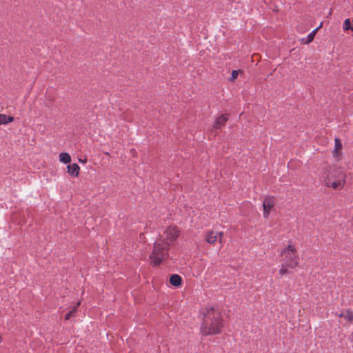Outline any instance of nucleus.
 I'll list each match as a JSON object with an SVG mask.
<instances>
[{
    "instance_id": "21",
    "label": "nucleus",
    "mask_w": 353,
    "mask_h": 353,
    "mask_svg": "<svg viewBox=\"0 0 353 353\" xmlns=\"http://www.w3.org/2000/svg\"><path fill=\"white\" fill-rule=\"evenodd\" d=\"M322 27V23L320 24L319 26H318V28L320 29Z\"/></svg>"
},
{
    "instance_id": "12",
    "label": "nucleus",
    "mask_w": 353,
    "mask_h": 353,
    "mask_svg": "<svg viewBox=\"0 0 353 353\" xmlns=\"http://www.w3.org/2000/svg\"><path fill=\"white\" fill-rule=\"evenodd\" d=\"M12 116H7L4 114H0V125H7L14 121Z\"/></svg>"
},
{
    "instance_id": "16",
    "label": "nucleus",
    "mask_w": 353,
    "mask_h": 353,
    "mask_svg": "<svg viewBox=\"0 0 353 353\" xmlns=\"http://www.w3.org/2000/svg\"><path fill=\"white\" fill-rule=\"evenodd\" d=\"M314 36L313 34H309L307 35V39L305 41L304 39H303V41L305 44H309L314 40Z\"/></svg>"
},
{
    "instance_id": "3",
    "label": "nucleus",
    "mask_w": 353,
    "mask_h": 353,
    "mask_svg": "<svg viewBox=\"0 0 353 353\" xmlns=\"http://www.w3.org/2000/svg\"><path fill=\"white\" fill-rule=\"evenodd\" d=\"M170 243L165 242L163 238H159L154 243L152 252L150 256V263L158 265L168 256Z\"/></svg>"
},
{
    "instance_id": "18",
    "label": "nucleus",
    "mask_w": 353,
    "mask_h": 353,
    "mask_svg": "<svg viewBox=\"0 0 353 353\" xmlns=\"http://www.w3.org/2000/svg\"><path fill=\"white\" fill-rule=\"evenodd\" d=\"M79 161L81 163H85L87 162V159H79Z\"/></svg>"
},
{
    "instance_id": "11",
    "label": "nucleus",
    "mask_w": 353,
    "mask_h": 353,
    "mask_svg": "<svg viewBox=\"0 0 353 353\" xmlns=\"http://www.w3.org/2000/svg\"><path fill=\"white\" fill-rule=\"evenodd\" d=\"M182 278L178 274H172L170 278V283L174 287H179L181 285Z\"/></svg>"
},
{
    "instance_id": "2",
    "label": "nucleus",
    "mask_w": 353,
    "mask_h": 353,
    "mask_svg": "<svg viewBox=\"0 0 353 353\" xmlns=\"http://www.w3.org/2000/svg\"><path fill=\"white\" fill-rule=\"evenodd\" d=\"M281 268L279 271L281 276L290 273L289 269H294L299 263L297 250L292 241L281 251Z\"/></svg>"
},
{
    "instance_id": "7",
    "label": "nucleus",
    "mask_w": 353,
    "mask_h": 353,
    "mask_svg": "<svg viewBox=\"0 0 353 353\" xmlns=\"http://www.w3.org/2000/svg\"><path fill=\"white\" fill-rule=\"evenodd\" d=\"M275 205V199L273 196L265 197L263 202V216L268 218Z\"/></svg>"
},
{
    "instance_id": "10",
    "label": "nucleus",
    "mask_w": 353,
    "mask_h": 353,
    "mask_svg": "<svg viewBox=\"0 0 353 353\" xmlns=\"http://www.w3.org/2000/svg\"><path fill=\"white\" fill-rule=\"evenodd\" d=\"M68 172L73 176H78L79 174L80 167L77 163L70 164L67 166Z\"/></svg>"
},
{
    "instance_id": "19",
    "label": "nucleus",
    "mask_w": 353,
    "mask_h": 353,
    "mask_svg": "<svg viewBox=\"0 0 353 353\" xmlns=\"http://www.w3.org/2000/svg\"><path fill=\"white\" fill-rule=\"evenodd\" d=\"M316 32H317V31H316V30H313L312 31V32H310V34H314V36L315 37V35H316Z\"/></svg>"
},
{
    "instance_id": "15",
    "label": "nucleus",
    "mask_w": 353,
    "mask_h": 353,
    "mask_svg": "<svg viewBox=\"0 0 353 353\" xmlns=\"http://www.w3.org/2000/svg\"><path fill=\"white\" fill-rule=\"evenodd\" d=\"M81 301H79L77 303L76 305L73 307L72 310H71L65 316V320H69L71 316H74V314L76 313L77 310V307L80 305Z\"/></svg>"
},
{
    "instance_id": "17",
    "label": "nucleus",
    "mask_w": 353,
    "mask_h": 353,
    "mask_svg": "<svg viewBox=\"0 0 353 353\" xmlns=\"http://www.w3.org/2000/svg\"><path fill=\"white\" fill-rule=\"evenodd\" d=\"M239 70H232L231 74V81H234L239 75Z\"/></svg>"
},
{
    "instance_id": "14",
    "label": "nucleus",
    "mask_w": 353,
    "mask_h": 353,
    "mask_svg": "<svg viewBox=\"0 0 353 353\" xmlns=\"http://www.w3.org/2000/svg\"><path fill=\"white\" fill-rule=\"evenodd\" d=\"M59 161L63 163H68L71 161V157L68 153L62 152L59 154Z\"/></svg>"
},
{
    "instance_id": "9",
    "label": "nucleus",
    "mask_w": 353,
    "mask_h": 353,
    "mask_svg": "<svg viewBox=\"0 0 353 353\" xmlns=\"http://www.w3.org/2000/svg\"><path fill=\"white\" fill-rule=\"evenodd\" d=\"M228 120V117L227 114H221L219 116L215 121V123L213 125V128L214 129H220L223 126H225L227 121Z\"/></svg>"
},
{
    "instance_id": "20",
    "label": "nucleus",
    "mask_w": 353,
    "mask_h": 353,
    "mask_svg": "<svg viewBox=\"0 0 353 353\" xmlns=\"http://www.w3.org/2000/svg\"><path fill=\"white\" fill-rule=\"evenodd\" d=\"M316 32H317V31H316V30H313L312 31V32H310V34H314V36L315 37V35H316Z\"/></svg>"
},
{
    "instance_id": "22",
    "label": "nucleus",
    "mask_w": 353,
    "mask_h": 353,
    "mask_svg": "<svg viewBox=\"0 0 353 353\" xmlns=\"http://www.w3.org/2000/svg\"><path fill=\"white\" fill-rule=\"evenodd\" d=\"M315 30H316L318 32V30H319L318 28H315L314 29Z\"/></svg>"
},
{
    "instance_id": "1",
    "label": "nucleus",
    "mask_w": 353,
    "mask_h": 353,
    "mask_svg": "<svg viewBox=\"0 0 353 353\" xmlns=\"http://www.w3.org/2000/svg\"><path fill=\"white\" fill-rule=\"evenodd\" d=\"M203 315L201 332L203 335H214L221 333L223 327L221 312L217 307H206L202 312Z\"/></svg>"
},
{
    "instance_id": "8",
    "label": "nucleus",
    "mask_w": 353,
    "mask_h": 353,
    "mask_svg": "<svg viewBox=\"0 0 353 353\" xmlns=\"http://www.w3.org/2000/svg\"><path fill=\"white\" fill-rule=\"evenodd\" d=\"M334 148L332 151V154L333 155V157L336 160L339 161L341 159L342 157L343 144L339 138H336L334 139Z\"/></svg>"
},
{
    "instance_id": "6",
    "label": "nucleus",
    "mask_w": 353,
    "mask_h": 353,
    "mask_svg": "<svg viewBox=\"0 0 353 353\" xmlns=\"http://www.w3.org/2000/svg\"><path fill=\"white\" fill-rule=\"evenodd\" d=\"M224 236L223 232H215L213 230L208 231L205 236V241L210 244H214L217 241L220 244H223V239Z\"/></svg>"
},
{
    "instance_id": "13",
    "label": "nucleus",
    "mask_w": 353,
    "mask_h": 353,
    "mask_svg": "<svg viewBox=\"0 0 353 353\" xmlns=\"http://www.w3.org/2000/svg\"><path fill=\"white\" fill-rule=\"evenodd\" d=\"M340 316L344 318L348 322H351L353 321V313L350 310L343 312L340 314Z\"/></svg>"
},
{
    "instance_id": "5",
    "label": "nucleus",
    "mask_w": 353,
    "mask_h": 353,
    "mask_svg": "<svg viewBox=\"0 0 353 353\" xmlns=\"http://www.w3.org/2000/svg\"><path fill=\"white\" fill-rule=\"evenodd\" d=\"M179 236V231L174 225L168 227L159 238H163L165 242H169L170 245L177 239Z\"/></svg>"
},
{
    "instance_id": "4",
    "label": "nucleus",
    "mask_w": 353,
    "mask_h": 353,
    "mask_svg": "<svg viewBox=\"0 0 353 353\" xmlns=\"http://www.w3.org/2000/svg\"><path fill=\"white\" fill-rule=\"evenodd\" d=\"M345 179V172L339 170L329 172L325 178V181L328 187L334 190H340L344 187Z\"/></svg>"
}]
</instances>
